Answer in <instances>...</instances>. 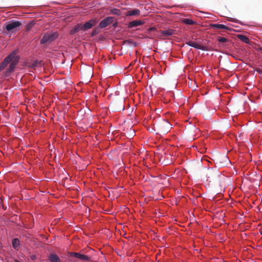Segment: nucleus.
Masks as SVG:
<instances>
[{"instance_id": "1", "label": "nucleus", "mask_w": 262, "mask_h": 262, "mask_svg": "<svg viewBox=\"0 0 262 262\" xmlns=\"http://www.w3.org/2000/svg\"><path fill=\"white\" fill-rule=\"evenodd\" d=\"M19 60V57L17 55V51L11 52L3 61L0 64V71H2L10 63L9 68L7 69L6 75H8L14 71L16 65Z\"/></svg>"}, {"instance_id": "2", "label": "nucleus", "mask_w": 262, "mask_h": 262, "mask_svg": "<svg viewBox=\"0 0 262 262\" xmlns=\"http://www.w3.org/2000/svg\"><path fill=\"white\" fill-rule=\"evenodd\" d=\"M155 128L159 132V134H165L170 130L171 124L168 121L162 120L156 124Z\"/></svg>"}, {"instance_id": "3", "label": "nucleus", "mask_w": 262, "mask_h": 262, "mask_svg": "<svg viewBox=\"0 0 262 262\" xmlns=\"http://www.w3.org/2000/svg\"><path fill=\"white\" fill-rule=\"evenodd\" d=\"M59 36V33L57 31H50L46 33L40 40V44L51 43L55 41Z\"/></svg>"}, {"instance_id": "4", "label": "nucleus", "mask_w": 262, "mask_h": 262, "mask_svg": "<svg viewBox=\"0 0 262 262\" xmlns=\"http://www.w3.org/2000/svg\"><path fill=\"white\" fill-rule=\"evenodd\" d=\"M21 26L20 21L11 20L5 24V29L7 32H9L16 30Z\"/></svg>"}, {"instance_id": "5", "label": "nucleus", "mask_w": 262, "mask_h": 262, "mask_svg": "<svg viewBox=\"0 0 262 262\" xmlns=\"http://www.w3.org/2000/svg\"><path fill=\"white\" fill-rule=\"evenodd\" d=\"M114 19L115 18L112 16L106 17L104 19L100 21L99 24V27L101 29L104 28L113 23Z\"/></svg>"}, {"instance_id": "6", "label": "nucleus", "mask_w": 262, "mask_h": 262, "mask_svg": "<svg viewBox=\"0 0 262 262\" xmlns=\"http://www.w3.org/2000/svg\"><path fill=\"white\" fill-rule=\"evenodd\" d=\"M97 22L98 21L96 19H90L89 21L85 23L83 25L82 24V31H85L92 28L97 23Z\"/></svg>"}, {"instance_id": "7", "label": "nucleus", "mask_w": 262, "mask_h": 262, "mask_svg": "<svg viewBox=\"0 0 262 262\" xmlns=\"http://www.w3.org/2000/svg\"><path fill=\"white\" fill-rule=\"evenodd\" d=\"M69 255L71 257H75L84 261H88L90 259V257L88 255L81 254L78 252H70L69 253Z\"/></svg>"}, {"instance_id": "8", "label": "nucleus", "mask_w": 262, "mask_h": 262, "mask_svg": "<svg viewBox=\"0 0 262 262\" xmlns=\"http://www.w3.org/2000/svg\"><path fill=\"white\" fill-rule=\"evenodd\" d=\"M186 44L190 47H193L195 49H200L202 51H208V49L206 47L197 44L194 41L191 40L188 41L186 42Z\"/></svg>"}, {"instance_id": "9", "label": "nucleus", "mask_w": 262, "mask_h": 262, "mask_svg": "<svg viewBox=\"0 0 262 262\" xmlns=\"http://www.w3.org/2000/svg\"><path fill=\"white\" fill-rule=\"evenodd\" d=\"M80 30H82V24L78 23L70 31V34L74 35Z\"/></svg>"}, {"instance_id": "10", "label": "nucleus", "mask_w": 262, "mask_h": 262, "mask_svg": "<svg viewBox=\"0 0 262 262\" xmlns=\"http://www.w3.org/2000/svg\"><path fill=\"white\" fill-rule=\"evenodd\" d=\"M144 24V21L140 20H135L130 21L128 24V28H132L141 26Z\"/></svg>"}, {"instance_id": "11", "label": "nucleus", "mask_w": 262, "mask_h": 262, "mask_svg": "<svg viewBox=\"0 0 262 262\" xmlns=\"http://www.w3.org/2000/svg\"><path fill=\"white\" fill-rule=\"evenodd\" d=\"M210 27L213 29H219L230 30V29L228 27H227L226 26L223 24H212L210 25Z\"/></svg>"}, {"instance_id": "12", "label": "nucleus", "mask_w": 262, "mask_h": 262, "mask_svg": "<svg viewBox=\"0 0 262 262\" xmlns=\"http://www.w3.org/2000/svg\"><path fill=\"white\" fill-rule=\"evenodd\" d=\"M49 259L51 262H61V259L59 256L54 253H51L49 256Z\"/></svg>"}, {"instance_id": "13", "label": "nucleus", "mask_w": 262, "mask_h": 262, "mask_svg": "<svg viewBox=\"0 0 262 262\" xmlns=\"http://www.w3.org/2000/svg\"><path fill=\"white\" fill-rule=\"evenodd\" d=\"M12 245L15 250H18L20 246V241L18 238H14L12 239Z\"/></svg>"}, {"instance_id": "14", "label": "nucleus", "mask_w": 262, "mask_h": 262, "mask_svg": "<svg viewBox=\"0 0 262 262\" xmlns=\"http://www.w3.org/2000/svg\"><path fill=\"white\" fill-rule=\"evenodd\" d=\"M140 10L137 9H134L128 11L126 13L127 16H133V15H138L140 14Z\"/></svg>"}, {"instance_id": "15", "label": "nucleus", "mask_w": 262, "mask_h": 262, "mask_svg": "<svg viewBox=\"0 0 262 262\" xmlns=\"http://www.w3.org/2000/svg\"><path fill=\"white\" fill-rule=\"evenodd\" d=\"M161 34L166 36H171L174 34V30L172 29H167V30H162L161 31Z\"/></svg>"}, {"instance_id": "16", "label": "nucleus", "mask_w": 262, "mask_h": 262, "mask_svg": "<svg viewBox=\"0 0 262 262\" xmlns=\"http://www.w3.org/2000/svg\"><path fill=\"white\" fill-rule=\"evenodd\" d=\"M110 12L112 14L116 15L117 16H120L121 14V12L120 10L116 8H113L111 9Z\"/></svg>"}, {"instance_id": "17", "label": "nucleus", "mask_w": 262, "mask_h": 262, "mask_svg": "<svg viewBox=\"0 0 262 262\" xmlns=\"http://www.w3.org/2000/svg\"><path fill=\"white\" fill-rule=\"evenodd\" d=\"M184 22L187 24V25H194L195 24V22L192 20V19H189V18H186L184 20Z\"/></svg>"}, {"instance_id": "18", "label": "nucleus", "mask_w": 262, "mask_h": 262, "mask_svg": "<svg viewBox=\"0 0 262 262\" xmlns=\"http://www.w3.org/2000/svg\"><path fill=\"white\" fill-rule=\"evenodd\" d=\"M239 38L242 41H244L246 43H247L249 41L248 38L247 36H245V35H239Z\"/></svg>"}, {"instance_id": "19", "label": "nucleus", "mask_w": 262, "mask_h": 262, "mask_svg": "<svg viewBox=\"0 0 262 262\" xmlns=\"http://www.w3.org/2000/svg\"><path fill=\"white\" fill-rule=\"evenodd\" d=\"M217 40L220 43H225L228 41L227 38L223 37H219Z\"/></svg>"}, {"instance_id": "20", "label": "nucleus", "mask_w": 262, "mask_h": 262, "mask_svg": "<svg viewBox=\"0 0 262 262\" xmlns=\"http://www.w3.org/2000/svg\"><path fill=\"white\" fill-rule=\"evenodd\" d=\"M33 25H34V24H33L32 23L28 24L26 28V31H27V32L29 31L31 29V28L33 27Z\"/></svg>"}, {"instance_id": "21", "label": "nucleus", "mask_w": 262, "mask_h": 262, "mask_svg": "<svg viewBox=\"0 0 262 262\" xmlns=\"http://www.w3.org/2000/svg\"><path fill=\"white\" fill-rule=\"evenodd\" d=\"M229 20L232 22H234V23H238V24L240 23V21L239 20H238L237 19H236V18H230Z\"/></svg>"}, {"instance_id": "22", "label": "nucleus", "mask_w": 262, "mask_h": 262, "mask_svg": "<svg viewBox=\"0 0 262 262\" xmlns=\"http://www.w3.org/2000/svg\"><path fill=\"white\" fill-rule=\"evenodd\" d=\"M97 33H98V32L96 31V30H94L92 32L91 36H94L96 35Z\"/></svg>"}, {"instance_id": "23", "label": "nucleus", "mask_w": 262, "mask_h": 262, "mask_svg": "<svg viewBox=\"0 0 262 262\" xmlns=\"http://www.w3.org/2000/svg\"><path fill=\"white\" fill-rule=\"evenodd\" d=\"M30 258L32 260H35L36 259V256L35 255H32L30 256Z\"/></svg>"}, {"instance_id": "24", "label": "nucleus", "mask_w": 262, "mask_h": 262, "mask_svg": "<svg viewBox=\"0 0 262 262\" xmlns=\"http://www.w3.org/2000/svg\"><path fill=\"white\" fill-rule=\"evenodd\" d=\"M117 25V23H116L114 24V25H113V26H114V27H116Z\"/></svg>"}, {"instance_id": "25", "label": "nucleus", "mask_w": 262, "mask_h": 262, "mask_svg": "<svg viewBox=\"0 0 262 262\" xmlns=\"http://www.w3.org/2000/svg\"><path fill=\"white\" fill-rule=\"evenodd\" d=\"M1 245H2V244H1V243L0 242V248L1 247Z\"/></svg>"}]
</instances>
